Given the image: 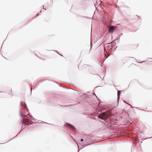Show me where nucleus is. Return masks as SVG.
<instances>
[{
    "label": "nucleus",
    "instance_id": "nucleus-5",
    "mask_svg": "<svg viewBox=\"0 0 152 152\" xmlns=\"http://www.w3.org/2000/svg\"><path fill=\"white\" fill-rule=\"evenodd\" d=\"M65 125L68 126L70 128L72 129H74L72 125L66 123V124Z\"/></svg>",
    "mask_w": 152,
    "mask_h": 152
},
{
    "label": "nucleus",
    "instance_id": "nucleus-8",
    "mask_svg": "<svg viewBox=\"0 0 152 152\" xmlns=\"http://www.w3.org/2000/svg\"><path fill=\"white\" fill-rule=\"evenodd\" d=\"M131 66H132L133 67H135L137 66L136 64H132L131 65Z\"/></svg>",
    "mask_w": 152,
    "mask_h": 152
},
{
    "label": "nucleus",
    "instance_id": "nucleus-3",
    "mask_svg": "<svg viewBox=\"0 0 152 152\" xmlns=\"http://www.w3.org/2000/svg\"><path fill=\"white\" fill-rule=\"evenodd\" d=\"M115 28V27L113 26H110L109 27L108 31L110 33L113 32L114 31Z\"/></svg>",
    "mask_w": 152,
    "mask_h": 152
},
{
    "label": "nucleus",
    "instance_id": "nucleus-7",
    "mask_svg": "<svg viewBox=\"0 0 152 152\" xmlns=\"http://www.w3.org/2000/svg\"><path fill=\"white\" fill-rule=\"evenodd\" d=\"M21 105L25 107H26V103L23 102H22L21 103Z\"/></svg>",
    "mask_w": 152,
    "mask_h": 152
},
{
    "label": "nucleus",
    "instance_id": "nucleus-2",
    "mask_svg": "<svg viewBox=\"0 0 152 152\" xmlns=\"http://www.w3.org/2000/svg\"><path fill=\"white\" fill-rule=\"evenodd\" d=\"M112 48V44L111 43H108L106 45L104 48L108 50H110Z\"/></svg>",
    "mask_w": 152,
    "mask_h": 152
},
{
    "label": "nucleus",
    "instance_id": "nucleus-4",
    "mask_svg": "<svg viewBox=\"0 0 152 152\" xmlns=\"http://www.w3.org/2000/svg\"><path fill=\"white\" fill-rule=\"evenodd\" d=\"M29 121V119L28 118H24L23 119V123H25L28 122Z\"/></svg>",
    "mask_w": 152,
    "mask_h": 152
},
{
    "label": "nucleus",
    "instance_id": "nucleus-12",
    "mask_svg": "<svg viewBox=\"0 0 152 152\" xmlns=\"http://www.w3.org/2000/svg\"><path fill=\"white\" fill-rule=\"evenodd\" d=\"M136 16L137 17V18H138V17L137 15Z\"/></svg>",
    "mask_w": 152,
    "mask_h": 152
},
{
    "label": "nucleus",
    "instance_id": "nucleus-9",
    "mask_svg": "<svg viewBox=\"0 0 152 152\" xmlns=\"http://www.w3.org/2000/svg\"><path fill=\"white\" fill-rule=\"evenodd\" d=\"M118 96H119L120 95V94H121V92H120V91H118Z\"/></svg>",
    "mask_w": 152,
    "mask_h": 152
},
{
    "label": "nucleus",
    "instance_id": "nucleus-6",
    "mask_svg": "<svg viewBox=\"0 0 152 152\" xmlns=\"http://www.w3.org/2000/svg\"><path fill=\"white\" fill-rule=\"evenodd\" d=\"M8 93L9 94H12V90L11 89H9L8 90Z\"/></svg>",
    "mask_w": 152,
    "mask_h": 152
},
{
    "label": "nucleus",
    "instance_id": "nucleus-1",
    "mask_svg": "<svg viewBox=\"0 0 152 152\" xmlns=\"http://www.w3.org/2000/svg\"><path fill=\"white\" fill-rule=\"evenodd\" d=\"M110 115V111H107L105 112H104L98 115L99 118L102 119H106L108 115Z\"/></svg>",
    "mask_w": 152,
    "mask_h": 152
},
{
    "label": "nucleus",
    "instance_id": "nucleus-10",
    "mask_svg": "<svg viewBox=\"0 0 152 152\" xmlns=\"http://www.w3.org/2000/svg\"><path fill=\"white\" fill-rule=\"evenodd\" d=\"M26 127L25 126V125H23L22 126V128H25Z\"/></svg>",
    "mask_w": 152,
    "mask_h": 152
},
{
    "label": "nucleus",
    "instance_id": "nucleus-11",
    "mask_svg": "<svg viewBox=\"0 0 152 152\" xmlns=\"http://www.w3.org/2000/svg\"><path fill=\"white\" fill-rule=\"evenodd\" d=\"M83 139H81L80 141H83Z\"/></svg>",
    "mask_w": 152,
    "mask_h": 152
}]
</instances>
